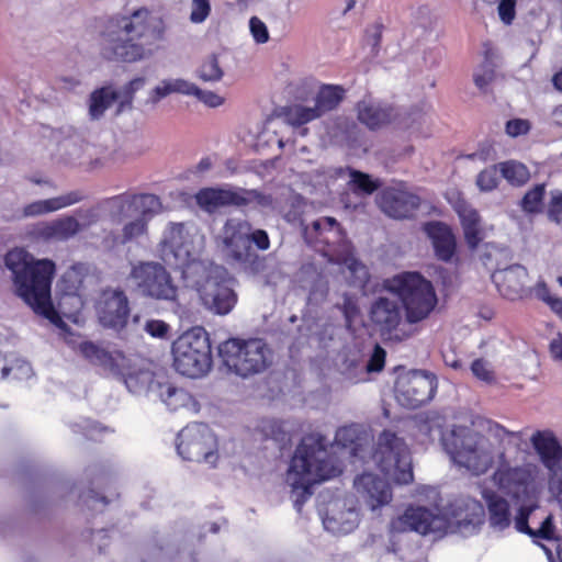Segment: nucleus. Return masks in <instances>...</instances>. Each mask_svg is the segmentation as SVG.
<instances>
[{
  "mask_svg": "<svg viewBox=\"0 0 562 562\" xmlns=\"http://www.w3.org/2000/svg\"><path fill=\"white\" fill-rule=\"evenodd\" d=\"M249 27L256 43L265 44L269 41V32L267 25L258 16L250 18Z\"/></svg>",
  "mask_w": 562,
  "mask_h": 562,
  "instance_id": "bf43d9fd",
  "label": "nucleus"
},
{
  "mask_svg": "<svg viewBox=\"0 0 562 562\" xmlns=\"http://www.w3.org/2000/svg\"><path fill=\"white\" fill-rule=\"evenodd\" d=\"M547 215L551 222H554L555 224L562 223V190L551 193Z\"/></svg>",
  "mask_w": 562,
  "mask_h": 562,
  "instance_id": "864d4df0",
  "label": "nucleus"
},
{
  "mask_svg": "<svg viewBox=\"0 0 562 562\" xmlns=\"http://www.w3.org/2000/svg\"><path fill=\"white\" fill-rule=\"evenodd\" d=\"M171 353L172 366L181 375L196 379L212 369L211 339L202 326H194L182 333L172 342Z\"/></svg>",
  "mask_w": 562,
  "mask_h": 562,
  "instance_id": "9d476101",
  "label": "nucleus"
},
{
  "mask_svg": "<svg viewBox=\"0 0 562 562\" xmlns=\"http://www.w3.org/2000/svg\"><path fill=\"white\" fill-rule=\"evenodd\" d=\"M100 325L117 333L126 328L131 317V305L122 289H104L94 305Z\"/></svg>",
  "mask_w": 562,
  "mask_h": 562,
  "instance_id": "a211bd4d",
  "label": "nucleus"
},
{
  "mask_svg": "<svg viewBox=\"0 0 562 562\" xmlns=\"http://www.w3.org/2000/svg\"><path fill=\"white\" fill-rule=\"evenodd\" d=\"M80 351L92 364L100 366L110 372H117L120 369L117 360L123 359L122 352H110L92 341L81 342Z\"/></svg>",
  "mask_w": 562,
  "mask_h": 562,
  "instance_id": "cd10ccee",
  "label": "nucleus"
},
{
  "mask_svg": "<svg viewBox=\"0 0 562 562\" xmlns=\"http://www.w3.org/2000/svg\"><path fill=\"white\" fill-rule=\"evenodd\" d=\"M159 23L147 8L108 18L100 32L101 56L109 61L122 63L144 59L148 52L146 46L161 37Z\"/></svg>",
  "mask_w": 562,
  "mask_h": 562,
  "instance_id": "f03ea898",
  "label": "nucleus"
},
{
  "mask_svg": "<svg viewBox=\"0 0 562 562\" xmlns=\"http://www.w3.org/2000/svg\"><path fill=\"white\" fill-rule=\"evenodd\" d=\"M70 430L74 435L91 441H98L103 437V435L113 431L110 427L90 418L72 423L70 425Z\"/></svg>",
  "mask_w": 562,
  "mask_h": 562,
  "instance_id": "ea45409f",
  "label": "nucleus"
},
{
  "mask_svg": "<svg viewBox=\"0 0 562 562\" xmlns=\"http://www.w3.org/2000/svg\"><path fill=\"white\" fill-rule=\"evenodd\" d=\"M199 76L204 81H217L223 77V70L215 55L210 56L202 63Z\"/></svg>",
  "mask_w": 562,
  "mask_h": 562,
  "instance_id": "09e8293b",
  "label": "nucleus"
},
{
  "mask_svg": "<svg viewBox=\"0 0 562 562\" xmlns=\"http://www.w3.org/2000/svg\"><path fill=\"white\" fill-rule=\"evenodd\" d=\"M378 471L380 473L366 471L353 482L358 497L371 510L389 505L393 498L386 479L396 484H408L414 477L411 459H380Z\"/></svg>",
  "mask_w": 562,
  "mask_h": 562,
  "instance_id": "0eeeda50",
  "label": "nucleus"
},
{
  "mask_svg": "<svg viewBox=\"0 0 562 562\" xmlns=\"http://www.w3.org/2000/svg\"><path fill=\"white\" fill-rule=\"evenodd\" d=\"M453 209L460 218L467 245L476 249L483 240L481 216L463 198H459Z\"/></svg>",
  "mask_w": 562,
  "mask_h": 562,
  "instance_id": "393cba45",
  "label": "nucleus"
},
{
  "mask_svg": "<svg viewBox=\"0 0 562 562\" xmlns=\"http://www.w3.org/2000/svg\"><path fill=\"white\" fill-rule=\"evenodd\" d=\"M195 201L201 209L207 212H214L224 206L243 207L250 204L267 207L272 203L270 195L255 189L220 187L200 189L195 194Z\"/></svg>",
  "mask_w": 562,
  "mask_h": 562,
  "instance_id": "ddd939ff",
  "label": "nucleus"
},
{
  "mask_svg": "<svg viewBox=\"0 0 562 562\" xmlns=\"http://www.w3.org/2000/svg\"><path fill=\"white\" fill-rule=\"evenodd\" d=\"M122 232L121 243L126 244L147 233V222L144 217L136 218L125 224Z\"/></svg>",
  "mask_w": 562,
  "mask_h": 562,
  "instance_id": "8fccbe9b",
  "label": "nucleus"
},
{
  "mask_svg": "<svg viewBox=\"0 0 562 562\" xmlns=\"http://www.w3.org/2000/svg\"><path fill=\"white\" fill-rule=\"evenodd\" d=\"M178 92L183 94H196L200 93V89L186 80L175 79V80H165L160 86H157L150 95V100L156 103L162 98L167 97L170 93Z\"/></svg>",
  "mask_w": 562,
  "mask_h": 562,
  "instance_id": "e433bc0d",
  "label": "nucleus"
},
{
  "mask_svg": "<svg viewBox=\"0 0 562 562\" xmlns=\"http://www.w3.org/2000/svg\"><path fill=\"white\" fill-rule=\"evenodd\" d=\"M482 506L474 499H459L450 505L443 515H435L423 507H408L393 520L391 530H413L422 535L429 532H471L480 522Z\"/></svg>",
  "mask_w": 562,
  "mask_h": 562,
  "instance_id": "20e7f679",
  "label": "nucleus"
},
{
  "mask_svg": "<svg viewBox=\"0 0 562 562\" xmlns=\"http://www.w3.org/2000/svg\"><path fill=\"white\" fill-rule=\"evenodd\" d=\"M551 471L550 491L562 505V459H543Z\"/></svg>",
  "mask_w": 562,
  "mask_h": 562,
  "instance_id": "c03bdc74",
  "label": "nucleus"
},
{
  "mask_svg": "<svg viewBox=\"0 0 562 562\" xmlns=\"http://www.w3.org/2000/svg\"><path fill=\"white\" fill-rule=\"evenodd\" d=\"M283 116L286 123L296 127L319 119L314 106L308 108L301 104L285 106L283 109Z\"/></svg>",
  "mask_w": 562,
  "mask_h": 562,
  "instance_id": "79ce46f5",
  "label": "nucleus"
},
{
  "mask_svg": "<svg viewBox=\"0 0 562 562\" xmlns=\"http://www.w3.org/2000/svg\"><path fill=\"white\" fill-rule=\"evenodd\" d=\"M160 397L162 401L168 405H173L172 398L177 396L178 394L182 393V390L173 386L172 384H160Z\"/></svg>",
  "mask_w": 562,
  "mask_h": 562,
  "instance_id": "69168bd1",
  "label": "nucleus"
},
{
  "mask_svg": "<svg viewBox=\"0 0 562 562\" xmlns=\"http://www.w3.org/2000/svg\"><path fill=\"white\" fill-rule=\"evenodd\" d=\"M498 170V165H493L479 172L475 183L480 191L491 192L497 189L499 184Z\"/></svg>",
  "mask_w": 562,
  "mask_h": 562,
  "instance_id": "a18cd8bd",
  "label": "nucleus"
},
{
  "mask_svg": "<svg viewBox=\"0 0 562 562\" xmlns=\"http://www.w3.org/2000/svg\"><path fill=\"white\" fill-rule=\"evenodd\" d=\"M517 0H501L497 7L501 21L510 25L516 16Z\"/></svg>",
  "mask_w": 562,
  "mask_h": 562,
  "instance_id": "052dcab7",
  "label": "nucleus"
},
{
  "mask_svg": "<svg viewBox=\"0 0 562 562\" xmlns=\"http://www.w3.org/2000/svg\"><path fill=\"white\" fill-rule=\"evenodd\" d=\"M144 85L145 79L143 77H136L123 87L122 92H120L122 100L117 105V114L123 112L125 109L132 108L135 92L140 90L144 87Z\"/></svg>",
  "mask_w": 562,
  "mask_h": 562,
  "instance_id": "49530a36",
  "label": "nucleus"
},
{
  "mask_svg": "<svg viewBox=\"0 0 562 562\" xmlns=\"http://www.w3.org/2000/svg\"><path fill=\"white\" fill-rule=\"evenodd\" d=\"M383 30L384 25L382 22H374L366 30L368 44L372 47V52H374V54H378L379 52L382 42Z\"/></svg>",
  "mask_w": 562,
  "mask_h": 562,
  "instance_id": "13d9d810",
  "label": "nucleus"
},
{
  "mask_svg": "<svg viewBox=\"0 0 562 562\" xmlns=\"http://www.w3.org/2000/svg\"><path fill=\"white\" fill-rule=\"evenodd\" d=\"M483 497L487 506L490 527L495 531L507 529L513 521L508 502L493 492H485Z\"/></svg>",
  "mask_w": 562,
  "mask_h": 562,
  "instance_id": "bb28decb",
  "label": "nucleus"
},
{
  "mask_svg": "<svg viewBox=\"0 0 562 562\" xmlns=\"http://www.w3.org/2000/svg\"><path fill=\"white\" fill-rule=\"evenodd\" d=\"M81 231L74 216H64L43 225L38 233L45 239L68 240Z\"/></svg>",
  "mask_w": 562,
  "mask_h": 562,
  "instance_id": "c85d7f7f",
  "label": "nucleus"
},
{
  "mask_svg": "<svg viewBox=\"0 0 562 562\" xmlns=\"http://www.w3.org/2000/svg\"><path fill=\"white\" fill-rule=\"evenodd\" d=\"M366 441V434L357 425L342 426L337 429L335 443L347 449L350 457H358Z\"/></svg>",
  "mask_w": 562,
  "mask_h": 562,
  "instance_id": "473e14b6",
  "label": "nucleus"
},
{
  "mask_svg": "<svg viewBox=\"0 0 562 562\" xmlns=\"http://www.w3.org/2000/svg\"><path fill=\"white\" fill-rule=\"evenodd\" d=\"M521 437V431H509L494 420L479 418L472 426L454 425L441 440L449 457H482L487 453L490 438L503 446L505 440L518 442Z\"/></svg>",
  "mask_w": 562,
  "mask_h": 562,
  "instance_id": "423d86ee",
  "label": "nucleus"
},
{
  "mask_svg": "<svg viewBox=\"0 0 562 562\" xmlns=\"http://www.w3.org/2000/svg\"><path fill=\"white\" fill-rule=\"evenodd\" d=\"M530 441L538 457H562V446L552 430H537Z\"/></svg>",
  "mask_w": 562,
  "mask_h": 562,
  "instance_id": "f704fd0d",
  "label": "nucleus"
},
{
  "mask_svg": "<svg viewBox=\"0 0 562 562\" xmlns=\"http://www.w3.org/2000/svg\"><path fill=\"white\" fill-rule=\"evenodd\" d=\"M437 385L435 374L415 370L397 380L395 396L403 407L415 409L434 398Z\"/></svg>",
  "mask_w": 562,
  "mask_h": 562,
  "instance_id": "f3484780",
  "label": "nucleus"
},
{
  "mask_svg": "<svg viewBox=\"0 0 562 562\" xmlns=\"http://www.w3.org/2000/svg\"><path fill=\"white\" fill-rule=\"evenodd\" d=\"M408 448L403 438H400L391 430H383L376 442L375 454L373 457H405Z\"/></svg>",
  "mask_w": 562,
  "mask_h": 562,
  "instance_id": "72a5a7b5",
  "label": "nucleus"
},
{
  "mask_svg": "<svg viewBox=\"0 0 562 562\" xmlns=\"http://www.w3.org/2000/svg\"><path fill=\"white\" fill-rule=\"evenodd\" d=\"M494 78L495 71L491 66H483L481 70L473 76L474 83L480 90H485Z\"/></svg>",
  "mask_w": 562,
  "mask_h": 562,
  "instance_id": "e2e57ef3",
  "label": "nucleus"
},
{
  "mask_svg": "<svg viewBox=\"0 0 562 562\" xmlns=\"http://www.w3.org/2000/svg\"><path fill=\"white\" fill-rule=\"evenodd\" d=\"M527 269L520 265L509 266L493 274V281L499 294L510 301L521 299L525 294Z\"/></svg>",
  "mask_w": 562,
  "mask_h": 562,
  "instance_id": "5701e85b",
  "label": "nucleus"
},
{
  "mask_svg": "<svg viewBox=\"0 0 562 562\" xmlns=\"http://www.w3.org/2000/svg\"><path fill=\"white\" fill-rule=\"evenodd\" d=\"M378 205L389 217L408 220L420 206V198L402 188L387 187L378 195Z\"/></svg>",
  "mask_w": 562,
  "mask_h": 562,
  "instance_id": "aec40b11",
  "label": "nucleus"
},
{
  "mask_svg": "<svg viewBox=\"0 0 562 562\" xmlns=\"http://www.w3.org/2000/svg\"><path fill=\"white\" fill-rule=\"evenodd\" d=\"M502 177L513 187H521L530 179L529 169L517 160H506L498 164Z\"/></svg>",
  "mask_w": 562,
  "mask_h": 562,
  "instance_id": "58836bf2",
  "label": "nucleus"
},
{
  "mask_svg": "<svg viewBox=\"0 0 562 562\" xmlns=\"http://www.w3.org/2000/svg\"><path fill=\"white\" fill-rule=\"evenodd\" d=\"M187 286H191L199 293L202 304L211 312L218 315H226L235 307L237 303V294L235 291L214 278L209 268L205 272L194 274L192 279L187 280Z\"/></svg>",
  "mask_w": 562,
  "mask_h": 562,
  "instance_id": "dca6fc26",
  "label": "nucleus"
},
{
  "mask_svg": "<svg viewBox=\"0 0 562 562\" xmlns=\"http://www.w3.org/2000/svg\"><path fill=\"white\" fill-rule=\"evenodd\" d=\"M549 351L553 360L562 363V334L558 333L557 336L550 341Z\"/></svg>",
  "mask_w": 562,
  "mask_h": 562,
  "instance_id": "774afa93",
  "label": "nucleus"
},
{
  "mask_svg": "<svg viewBox=\"0 0 562 562\" xmlns=\"http://www.w3.org/2000/svg\"><path fill=\"white\" fill-rule=\"evenodd\" d=\"M348 173L349 187L356 194L371 195L381 187L380 180L373 179L369 173L352 168H348Z\"/></svg>",
  "mask_w": 562,
  "mask_h": 562,
  "instance_id": "a19ab883",
  "label": "nucleus"
},
{
  "mask_svg": "<svg viewBox=\"0 0 562 562\" xmlns=\"http://www.w3.org/2000/svg\"><path fill=\"white\" fill-rule=\"evenodd\" d=\"M200 100H202L206 105L216 108L223 104L224 100L222 97H220L216 93H213L211 91H202L200 90V93L195 94Z\"/></svg>",
  "mask_w": 562,
  "mask_h": 562,
  "instance_id": "338daca9",
  "label": "nucleus"
},
{
  "mask_svg": "<svg viewBox=\"0 0 562 562\" xmlns=\"http://www.w3.org/2000/svg\"><path fill=\"white\" fill-rule=\"evenodd\" d=\"M384 286L400 299L408 326L427 319L438 304L432 283L416 271H404L386 279Z\"/></svg>",
  "mask_w": 562,
  "mask_h": 562,
  "instance_id": "6e6552de",
  "label": "nucleus"
},
{
  "mask_svg": "<svg viewBox=\"0 0 562 562\" xmlns=\"http://www.w3.org/2000/svg\"><path fill=\"white\" fill-rule=\"evenodd\" d=\"M258 429L265 439L276 441L281 449L291 443L290 432L284 428V422L282 420L273 418L261 419Z\"/></svg>",
  "mask_w": 562,
  "mask_h": 562,
  "instance_id": "c9c22d12",
  "label": "nucleus"
},
{
  "mask_svg": "<svg viewBox=\"0 0 562 562\" xmlns=\"http://www.w3.org/2000/svg\"><path fill=\"white\" fill-rule=\"evenodd\" d=\"M312 228L316 234V237L325 243L329 244V238L325 236L326 233L338 234L340 231V225L334 217H322L312 223Z\"/></svg>",
  "mask_w": 562,
  "mask_h": 562,
  "instance_id": "de8ad7c7",
  "label": "nucleus"
},
{
  "mask_svg": "<svg viewBox=\"0 0 562 562\" xmlns=\"http://www.w3.org/2000/svg\"><path fill=\"white\" fill-rule=\"evenodd\" d=\"M493 480L495 484L506 491L518 503L517 514L514 518L515 529L518 532L527 533L542 539L554 537L552 516H547L537 530L529 528L527 521L529 515L536 508L537 490L531 473L525 469H512L502 464L495 472Z\"/></svg>",
  "mask_w": 562,
  "mask_h": 562,
  "instance_id": "39448f33",
  "label": "nucleus"
},
{
  "mask_svg": "<svg viewBox=\"0 0 562 562\" xmlns=\"http://www.w3.org/2000/svg\"><path fill=\"white\" fill-rule=\"evenodd\" d=\"M385 358L386 351L379 344H375L366 366L367 372H381L385 366Z\"/></svg>",
  "mask_w": 562,
  "mask_h": 562,
  "instance_id": "5fc2aeb1",
  "label": "nucleus"
},
{
  "mask_svg": "<svg viewBox=\"0 0 562 562\" xmlns=\"http://www.w3.org/2000/svg\"><path fill=\"white\" fill-rule=\"evenodd\" d=\"M369 319L382 336L394 341H404L416 334L403 323L402 310L397 301L386 296L374 299L369 308Z\"/></svg>",
  "mask_w": 562,
  "mask_h": 562,
  "instance_id": "2eb2a0df",
  "label": "nucleus"
},
{
  "mask_svg": "<svg viewBox=\"0 0 562 562\" xmlns=\"http://www.w3.org/2000/svg\"><path fill=\"white\" fill-rule=\"evenodd\" d=\"M216 244L227 262L237 265L245 273L262 277L266 284H276L283 277L281 263L272 255H260L271 246L267 231L252 228L249 221L229 217L216 237Z\"/></svg>",
  "mask_w": 562,
  "mask_h": 562,
  "instance_id": "f257e3e1",
  "label": "nucleus"
},
{
  "mask_svg": "<svg viewBox=\"0 0 562 562\" xmlns=\"http://www.w3.org/2000/svg\"><path fill=\"white\" fill-rule=\"evenodd\" d=\"M12 272L15 292L37 315L58 325L61 317L55 310L50 289L56 266L49 259H35L23 248H14L4 257Z\"/></svg>",
  "mask_w": 562,
  "mask_h": 562,
  "instance_id": "7ed1b4c3",
  "label": "nucleus"
},
{
  "mask_svg": "<svg viewBox=\"0 0 562 562\" xmlns=\"http://www.w3.org/2000/svg\"><path fill=\"white\" fill-rule=\"evenodd\" d=\"M346 90L338 85L324 83L319 87L315 97V110L319 117L336 110L342 102Z\"/></svg>",
  "mask_w": 562,
  "mask_h": 562,
  "instance_id": "c756f323",
  "label": "nucleus"
},
{
  "mask_svg": "<svg viewBox=\"0 0 562 562\" xmlns=\"http://www.w3.org/2000/svg\"><path fill=\"white\" fill-rule=\"evenodd\" d=\"M121 98L120 91L112 86L94 89L89 95V115L92 120L101 119L105 111Z\"/></svg>",
  "mask_w": 562,
  "mask_h": 562,
  "instance_id": "7c9ffc66",
  "label": "nucleus"
},
{
  "mask_svg": "<svg viewBox=\"0 0 562 562\" xmlns=\"http://www.w3.org/2000/svg\"><path fill=\"white\" fill-rule=\"evenodd\" d=\"M423 229L431 240L436 257L443 262H450L457 251L456 236L450 226L439 221H431L425 223Z\"/></svg>",
  "mask_w": 562,
  "mask_h": 562,
  "instance_id": "4be33fe9",
  "label": "nucleus"
},
{
  "mask_svg": "<svg viewBox=\"0 0 562 562\" xmlns=\"http://www.w3.org/2000/svg\"><path fill=\"white\" fill-rule=\"evenodd\" d=\"M397 116V110L386 103L360 101L357 104L359 122L372 131L391 124Z\"/></svg>",
  "mask_w": 562,
  "mask_h": 562,
  "instance_id": "b1692460",
  "label": "nucleus"
},
{
  "mask_svg": "<svg viewBox=\"0 0 562 562\" xmlns=\"http://www.w3.org/2000/svg\"><path fill=\"white\" fill-rule=\"evenodd\" d=\"M328 440L319 432H308L302 437L292 457H316L325 452Z\"/></svg>",
  "mask_w": 562,
  "mask_h": 562,
  "instance_id": "4c0bfd02",
  "label": "nucleus"
},
{
  "mask_svg": "<svg viewBox=\"0 0 562 562\" xmlns=\"http://www.w3.org/2000/svg\"><path fill=\"white\" fill-rule=\"evenodd\" d=\"M471 371L476 379L487 384H493L496 381L495 372L490 363L482 358L475 359L471 363Z\"/></svg>",
  "mask_w": 562,
  "mask_h": 562,
  "instance_id": "3c124183",
  "label": "nucleus"
},
{
  "mask_svg": "<svg viewBox=\"0 0 562 562\" xmlns=\"http://www.w3.org/2000/svg\"><path fill=\"white\" fill-rule=\"evenodd\" d=\"M218 357L228 372L243 379L263 372L271 363V350L260 338H228L218 345Z\"/></svg>",
  "mask_w": 562,
  "mask_h": 562,
  "instance_id": "9b49d317",
  "label": "nucleus"
},
{
  "mask_svg": "<svg viewBox=\"0 0 562 562\" xmlns=\"http://www.w3.org/2000/svg\"><path fill=\"white\" fill-rule=\"evenodd\" d=\"M460 468L467 469L472 475L485 473L490 468V459H453Z\"/></svg>",
  "mask_w": 562,
  "mask_h": 562,
  "instance_id": "603ef678",
  "label": "nucleus"
},
{
  "mask_svg": "<svg viewBox=\"0 0 562 562\" xmlns=\"http://www.w3.org/2000/svg\"><path fill=\"white\" fill-rule=\"evenodd\" d=\"M339 459H291L285 483L297 510L312 495V486L341 473Z\"/></svg>",
  "mask_w": 562,
  "mask_h": 562,
  "instance_id": "f8f14e48",
  "label": "nucleus"
},
{
  "mask_svg": "<svg viewBox=\"0 0 562 562\" xmlns=\"http://www.w3.org/2000/svg\"><path fill=\"white\" fill-rule=\"evenodd\" d=\"M130 278L145 296L170 302L178 296L170 273L159 262L139 261L132 267Z\"/></svg>",
  "mask_w": 562,
  "mask_h": 562,
  "instance_id": "4468645a",
  "label": "nucleus"
},
{
  "mask_svg": "<svg viewBox=\"0 0 562 562\" xmlns=\"http://www.w3.org/2000/svg\"><path fill=\"white\" fill-rule=\"evenodd\" d=\"M179 457H214L217 439L204 424H194L180 430L176 439Z\"/></svg>",
  "mask_w": 562,
  "mask_h": 562,
  "instance_id": "6ab92c4d",
  "label": "nucleus"
},
{
  "mask_svg": "<svg viewBox=\"0 0 562 562\" xmlns=\"http://www.w3.org/2000/svg\"><path fill=\"white\" fill-rule=\"evenodd\" d=\"M531 130V124L525 119H513L506 122L505 132L510 137L527 135Z\"/></svg>",
  "mask_w": 562,
  "mask_h": 562,
  "instance_id": "4d7b16f0",
  "label": "nucleus"
},
{
  "mask_svg": "<svg viewBox=\"0 0 562 562\" xmlns=\"http://www.w3.org/2000/svg\"><path fill=\"white\" fill-rule=\"evenodd\" d=\"M546 194V184H536L532 189L528 190L522 200L521 207L527 213H538L541 210L542 201Z\"/></svg>",
  "mask_w": 562,
  "mask_h": 562,
  "instance_id": "37998d69",
  "label": "nucleus"
},
{
  "mask_svg": "<svg viewBox=\"0 0 562 562\" xmlns=\"http://www.w3.org/2000/svg\"><path fill=\"white\" fill-rule=\"evenodd\" d=\"M144 329L154 338L166 339L169 335L170 326L161 319H149L146 322Z\"/></svg>",
  "mask_w": 562,
  "mask_h": 562,
  "instance_id": "6e6d98bb",
  "label": "nucleus"
},
{
  "mask_svg": "<svg viewBox=\"0 0 562 562\" xmlns=\"http://www.w3.org/2000/svg\"><path fill=\"white\" fill-rule=\"evenodd\" d=\"M111 215L115 218L130 217L135 214H146L153 212L159 205V199L150 193H122L108 200Z\"/></svg>",
  "mask_w": 562,
  "mask_h": 562,
  "instance_id": "412c9836",
  "label": "nucleus"
},
{
  "mask_svg": "<svg viewBox=\"0 0 562 562\" xmlns=\"http://www.w3.org/2000/svg\"><path fill=\"white\" fill-rule=\"evenodd\" d=\"M158 252L165 265L180 271L184 282L205 272L206 265L199 258L194 237L183 223L168 224L158 244Z\"/></svg>",
  "mask_w": 562,
  "mask_h": 562,
  "instance_id": "1a4fd4ad",
  "label": "nucleus"
},
{
  "mask_svg": "<svg viewBox=\"0 0 562 562\" xmlns=\"http://www.w3.org/2000/svg\"><path fill=\"white\" fill-rule=\"evenodd\" d=\"M82 199L83 195L80 191H70L59 196L29 203L23 209V215L30 217L56 212L64 207L74 205L80 202Z\"/></svg>",
  "mask_w": 562,
  "mask_h": 562,
  "instance_id": "a878e982",
  "label": "nucleus"
},
{
  "mask_svg": "<svg viewBox=\"0 0 562 562\" xmlns=\"http://www.w3.org/2000/svg\"><path fill=\"white\" fill-rule=\"evenodd\" d=\"M211 12L209 0H192L190 20L194 23H202Z\"/></svg>",
  "mask_w": 562,
  "mask_h": 562,
  "instance_id": "680f3d73",
  "label": "nucleus"
},
{
  "mask_svg": "<svg viewBox=\"0 0 562 562\" xmlns=\"http://www.w3.org/2000/svg\"><path fill=\"white\" fill-rule=\"evenodd\" d=\"M359 522V515L356 509L347 508L327 516L324 520V527L331 533L345 535L351 532Z\"/></svg>",
  "mask_w": 562,
  "mask_h": 562,
  "instance_id": "2f4dec72",
  "label": "nucleus"
},
{
  "mask_svg": "<svg viewBox=\"0 0 562 562\" xmlns=\"http://www.w3.org/2000/svg\"><path fill=\"white\" fill-rule=\"evenodd\" d=\"M340 308L348 324L353 322L356 316L359 314V307L350 296H345Z\"/></svg>",
  "mask_w": 562,
  "mask_h": 562,
  "instance_id": "0e129e2a",
  "label": "nucleus"
}]
</instances>
